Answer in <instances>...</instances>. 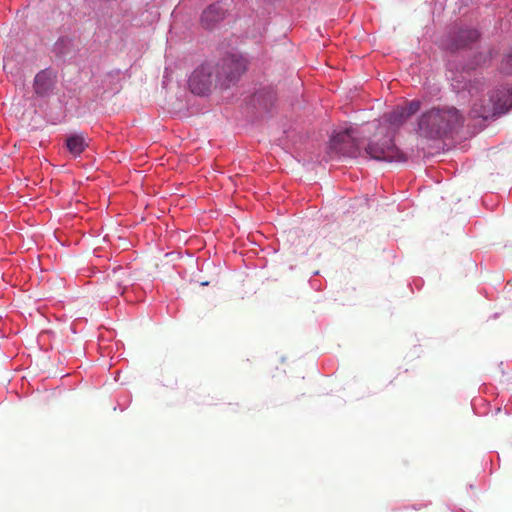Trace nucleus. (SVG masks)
<instances>
[{
    "instance_id": "obj_1",
    "label": "nucleus",
    "mask_w": 512,
    "mask_h": 512,
    "mask_svg": "<svg viewBox=\"0 0 512 512\" xmlns=\"http://www.w3.org/2000/svg\"><path fill=\"white\" fill-rule=\"evenodd\" d=\"M420 107V101L412 100L403 106L395 107L390 113L384 115L385 121L389 124L388 139L382 145H378L375 141L368 144L365 151L370 158L388 162H404L406 160L405 155L394 145L392 136L401 125L419 111Z\"/></svg>"
},
{
    "instance_id": "obj_2",
    "label": "nucleus",
    "mask_w": 512,
    "mask_h": 512,
    "mask_svg": "<svg viewBox=\"0 0 512 512\" xmlns=\"http://www.w3.org/2000/svg\"><path fill=\"white\" fill-rule=\"evenodd\" d=\"M463 116L452 106L433 107L418 120V133L428 139H440L460 127Z\"/></svg>"
},
{
    "instance_id": "obj_3",
    "label": "nucleus",
    "mask_w": 512,
    "mask_h": 512,
    "mask_svg": "<svg viewBox=\"0 0 512 512\" xmlns=\"http://www.w3.org/2000/svg\"><path fill=\"white\" fill-rule=\"evenodd\" d=\"M512 107V88H503L489 95L487 100L475 99L471 108L474 118L489 119L507 112Z\"/></svg>"
},
{
    "instance_id": "obj_4",
    "label": "nucleus",
    "mask_w": 512,
    "mask_h": 512,
    "mask_svg": "<svg viewBox=\"0 0 512 512\" xmlns=\"http://www.w3.org/2000/svg\"><path fill=\"white\" fill-rule=\"evenodd\" d=\"M219 77L221 74L214 63H203L191 74L188 81L189 89L195 95H206L213 88L220 86Z\"/></svg>"
},
{
    "instance_id": "obj_5",
    "label": "nucleus",
    "mask_w": 512,
    "mask_h": 512,
    "mask_svg": "<svg viewBox=\"0 0 512 512\" xmlns=\"http://www.w3.org/2000/svg\"><path fill=\"white\" fill-rule=\"evenodd\" d=\"M214 65L217 66L221 74L219 79L222 89H226L238 81L247 69V61L238 54H230Z\"/></svg>"
},
{
    "instance_id": "obj_6",
    "label": "nucleus",
    "mask_w": 512,
    "mask_h": 512,
    "mask_svg": "<svg viewBox=\"0 0 512 512\" xmlns=\"http://www.w3.org/2000/svg\"><path fill=\"white\" fill-rule=\"evenodd\" d=\"M330 147L336 153L348 157H357L360 154L359 144L354 137V129L348 128L332 136Z\"/></svg>"
},
{
    "instance_id": "obj_7",
    "label": "nucleus",
    "mask_w": 512,
    "mask_h": 512,
    "mask_svg": "<svg viewBox=\"0 0 512 512\" xmlns=\"http://www.w3.org/2000/svg\"><path fill=\"white\" fill-rule=\"evenodd\" d=\"M56 77L50 70H42L34 79V91L38 96H47L54 88Z\"/></svg>"
},
{
    "instance_id": "obj_8",
    "label": "nucleus",
    "mask_w": 512,
    "mask_h": 512,
    "mask_svg": "<svg viewBox=\"0 0 512 512\" xmlns=\"http://www.w3.org/2000/svg\"><path fill=\"white\" fill-rule=\"evenodd\" d=\"M479 38V33L475 29H462L455 33L451 42L446 43V47L451 50H457L467 47L470 43Z\"/></svg>"
},
{
    "instance_id": "obj_9",
    "label": "nucleus",
    "mask_w": 512,
    "mask_h": 512,
    "mask_svg": "<svg viewBox=\"0 0 512 512\" xmlns=\"http://www.w3.org/2000/svg\"><path fill=\"white\" fill-rule=\"evenodd\" d=\"M225 17V9L220 3L208 6L201 15V24L207 29L213 28Z\"/></svg>"
},
{
    "instance_id": "obj_10",
    "label": "nucleus",
    "mask_w": 512,
    "mask_h": 512,
    "mask_svg": "<svg viewBox=\"0 0 512 512\" xmlns=\"http://www.w3.org/2000/svg\"><path fill=\"white\" fill-rule=\"evenodd\" d=\"M89 146V138L83 133L72 134L66 139V148L74 157L80 156Z\"/></svg>"
},
{
    "instance_id": "obj_11",
    "label": "nucleus",
    "mask_w": 512,
    "mask_h": 512,
    "mask_svg": "<svg viewBox=\"0 0 512 512\" xmlns=\"http://www.w3.org/2000/svg\"><path fill=\"white\" fill-rule=\"evenodd\" d=\"M501 69L506 74L512 73V55H509L503 59Z\"/></svg>"
},
{
    "instance_id": "obj_12",
    "label": "nucleus",
    "mask_w": 512,
    "mask_h": 512,
    "mask_svg": "<svg viewBox=\"0 0 512 512\" xmlns=\"http://www.w3.org/2000/svg\"><path fill=\"white\" fill-rule=\"evenodd\" d=\"M469 93L473 97L475 95V93H478V88L473 85H470Z\"/></svg>"
}]
</instances>
